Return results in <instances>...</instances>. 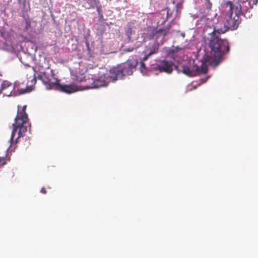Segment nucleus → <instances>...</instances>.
I'll return each instance as SVG.
<instances>
[{"label":"nucleus","mask_w":258,"mask_h":258,"mask_svg":"<svg viewBox=\"0 0 258 258\" xmlns=\"http://www.w3.org/2000/svg\"><path fill=\"white\" fill-rule=\"evenodd\" d=\"M138 63V61L136 59H128L125 62L111 68L98 79L92 80L91 85L86 87L88 88H97L106 86L111 81H115L118 79H121L124 76L131 75L133 70L135 69Z\"/></svg>","instance_id":"f257e3e1"},{"label":"nucleus","mask_w":258,"mask_h":258,"mask_svg":"<svg viewBox=\"0 0 258 258\" xmlns=\"http://www.w3.org/2000/svg\"><path fill=\"white\" fill-rule=\"evenodd\" d=\"M217 30L214 28L209 33L210 37L207 38L208 43L210 48L209 55L205 56V61H210L213 58L215 66H218L222 61L223 56L228 53L230 49L229 44L226 39L219 38L217 35Z\"/></svg>","instance_id":"f03ea898"},{"label":"nucleus","mask_w":258,"mask_h":258,"mask_svg":"<svg viewBox=\"0 0 258 258\" xmlns=\"http://www.w3.org/2000/svg\"><path fill=\"white\" fill-rule=\"evenodd\" d=\"M225 11L224 24L225 30L217 29L218 34L224 33L228 30H236L240 23L239 15L242 14V7L239 2H227L224 4Z\"/></svg>","instance_id":"7ed1b4c3"},{"label":"nucleus","mask_w":258,"mask_h":258,"mask_svg":"<svg viewBox=\"0 0 258 258\" xmlns=\"http://www.w3.org/2000/svg\"><path fill=\"white\" fill-rule=\"evenodd\" d=\"M26 106L24 105L21 111H18L17 115L15 118L14 123L13 124V130L10 142L11 146L14 141L16 133L18 132V136L16 139V142H18L19 139L24 137L27 131L28 128L30 130L31 124L29 121L28 115L26 112Z\"/></svg>","instance_id":"20e7f679"},{"label":"nucleus","mask_w":258,"mask_h":258,"mask_svg":"<svg viewBox=\"0 0 258 258\" xmlns=\"http://www.w3.org/2000/svg\"><path fill=\"white\" fill-rule=\"evenodd\" d=\"M33 70L35 72L37 71L39 72L38 79L42 81L47 89H55L56 86L55 84H56V80L54 82L51 81L50 79L46 75L44 67L39 64L37 67H36L35 69L33 68Z\"/></svg>","instance_id":"39448f33"},{"label":"nucleus","mask_w":258,"mask_h":258,"mask_svg":"<svg viewBox=\"0 0 258 258\" xmlns=\"http://www.w3.org/2000/svg\"><path fill=\"white\" fill-rule=\"evenodd\" d=\"M173 63L171 61L163 60L161 61L154 68L155 71H159L160 73H165L167 74H170L173 71Z\"/></svg>","instance_id":"423d86ee"},{"label":"nucleus","mask_w":258,"mask_h":258,"mask_svg":"<svg viewBox=\"0 0 258 258\" xmlns=\"http://www.w3.org/2000/svg\"><path fill=\"white\" fill-rule=\"evenodd\" d=\"M169 33V29L168 27L157 29L154 28L152 29V32L150 34V37L155 41L158 43L159 39L162 40L165 36Z\"/></svg>","instance_id":"0eeeda50"},{"label":"nucleus","mask_w":258,"mask_h":258,"mask_svg":"<svg viewBox=\"0 0 258 258\" xmlns=\"http://www.w3.org/2000/svg\"><path fill=\"white\" fill-rule=\"evenodd\" d=\"M55 90L60 91L68 94L75 92L79 90L78 87L75 84L72 83L69 85H61L59 83V80L56 79V84H55Z\"/></svg>","instance_id":"6e6552de"},{"label":"nucleus","mask_w":258,"mask_h":258,"mask_svg":"<svg viewBox=\"0 0 258 258\" xmlns=\"http://www.w3.org/2000/svg\"><path fill=\"white\" fill-rule=\"evenodd\" d=\"M195 61H193L192 64L188 62L183 67L182 72L189 77H192L197 74V72L199 71V67L194 64Z\"/></svg>","instance_id":"1a4fd4ad"},{"label":"nucleus","mask_w":258,"mask_h":258,"mask_svg":"<svg viewBox=\"0 0 258 258\" xmlns=\"http://www.w3.org/2000/svg\"><path fill=\"white\" fill-rule=\"evenodd\" d=\"M14 89L13 84L8 81H3L0 88V94L4 96H10Z\"/></svg>","instance_id":"9d476101"},{"label":"nucleus","mask_w":258,"mask_h":258,"mask_svg":"<svg viewBox=\"0 0 258 258\" xmlns=\"http://www.w3.org/2000/svg\"><path fill=\"white\" fill-rule=\"evenodd\" d=\"M168 18V11L162 10L161 12L157 14L156 19L157 20V26L164 25Z\"/></svg>","instance_id":"9b49d317"},{"label":"nucleus","mask_w":258,"mask_h":258,"mask_svg":"<svg viewBox=\"0 0 258 258\" xmlns=\"http://www.w3.org/2000/svg\"><path fill=\"white\" fill-rule=\"evenodd\" d=\"M158 43H154L151 46L147 47L145 50V55L143 58V61H146L151 55L156 54L158 52Z\"/></svg>","instance_id":"f8f14e48"},{"label":"nucleus","mask_w":258,"mask_h":258,"mask_svg":"<svg viewBox=\"0 0 258 258\" xmlns=\"http://www.w3.org/2000/svg\"><path fill=\"white\" fill-rule=\"evenodd\" d=\"M135 27L131 23L128 24L125 30V34L127 37L128 41L132 40V36L134 34L135 32L134 31Z\"/></svg>","instance_id":"ddd939ff"},{"label":"nucleus","mask_w":258,"mask_h":258,"mask_svg":"<svg viewBox=\"0 0 258 258\" xmlns=\"http://www.w3.org/2000/svg\"><path fill=\"white\" fill-rule=\"evenodd\" d=\"M204 60H205V57H204ZM206 62L211 63L214 67L216 66L214 65V63L213 62V58L211 59L210 61H206ZM206 61H204L201 64L200 67H199V71L197 72V74L202 73L206 74L208 72V68L206 64H205Z\"/></svg>","instance_id":"4468645a"},{"label":"nucleus","mask_w":258,"mask_h":258,"mask_svg":"<svg viewBox=\"0 0 258 258\" xmlns=\"http://www.w3.org/2000/svg\"><path fill=\"white\" fill-rule=\"evenodd\" d=\"M88 5L87 8H94L99 3V0H84Z\"/></svg>","instance_id":"2eb2a0df"},{"label":"nucleus","mask_w":258,"mask_h":258,"mask_svg":"<svg viewBox=\"0 0 258 258\" xmlns=\"http://www.w3.org/2000/svg\"><path fill=\"white\" fill-rule=\"evenodd\" d=\"M33 89V87L32 86H27L25 89H22L19 91V94H22L25 93H28L31 92Z\"/></svg>","instance_id":"dca6fc26"},{"label":"nucleus","mask_w":258,"mask_h":258,"mask_svg":"<svg viewBox=\"0 0 258 258\" xmlns=\"http://www.w3.org/2000/svg\"><path fill=\"white\" fill-rule=\"evenodd\" d=\"M247 4H248V7L251 9L253 7V6L254 5H256L257 2V0H248V1H247Z\"/></svg>","instance_id":"f3484780"},{"label":"nucleus","mask_w":258,"mask_h":258,"mask_svg":"<svg viewBox=\"0 0 258 258\" xmlns=\"http://www.w3.org/2000/svg\"><path fill=\"white\" fill-rule=\"evenodd\" d=\"M144 61H143L142 59L140 62L141 63L140 70H141V71L143 73L146 72V67L145 66V64L144 62Z\"/></svg>","instance_id":"a211bd4d"},{"label":"nucleus","mask_w":258,"mask_h":258,"mask_svg":"<svg viewBox=\"0 0 258 258\" xmlns=\"http://www.w3.org/2000/svg\"><path fill=\"white\" fill-rule=\"evenodd\" d=\"M6 164V158L0 157V167Z\"/></svg>","instance_id":"6ab92c4d"},{"label":"nucleus","mask_w":258,"mask_h":258,"mask_svg":"<svg viewBox=\"0 0 258 258\" xmlns=\"http://www.w3.org/2000/svg\"><path fill=\"white\" fill-rule=\"evenodd\" d=\"M84 80H85V77H81V78L77 77V78H76V81L78 82H83Z\"/></svg>","instance_id":"aec40b11"},{"label":"nucleus","mask_w":258,"mask_h":258,"mask_svg":"<svg viewBox=\"0 0 258 258\" xmlns=\"http://www.w3.org/2000/svg\"><path fill=\"white\" fill-rule=\"evenodd\" d=\"M135 48H125L124 49L123 51L124 52H131L133 51Z\"/></svg>","instance_id":"412c9836"},{"label":"nucleus","mask_w":258,"mask_h":258,"mask_svg":"<svg viewBox=\"0 0 258 258\" xmlns=\"http://www.w3.org/2000/svg\"><path fill=\"white\" fill-rule=\"evenodd\" d=\"M32 82L33 83V84L34 85L36 84V78L35 77V74L34 75V76H33V78L32 80Z\"/></svg>","instance_id":"4be33fe9"},{"label":"nucleus","mask_w":258,"mask_h":258,"mask_svg":"<svg viewBox=\"0 0 258 258\" xmlns=\"http://www.w3.org/2000/svg\"><path fill=\"white\" fill-rule=\"evenodd\" d=\"M41 192H42L43 194H45L46 193V190L44 187H42L41 189Z\"/></svg>","instance_id":"5701e85b"},{"label":"nucleus","mask_w":258,"mask_h":258,"mask_svg":"<svg viewBox=\"0 0 258 258\" xmlns=\"http://www.w3.org/2000/svg\"><path fill=\"white\" fill-rule=\"evenodd\" d=\"M207 2H208V5H207V8L208 9H211L212 4L209 2V0H207Z\"/></svg>","instance_id":"b1692460"},{"label":"nucleus","mask_w":258,"mask_h":258,"mask_svg":"<svg viewBox=\"0 0 258 258\" xmlns=\"http://www.w3.org/2000/svg\"><path fill=\"white\" fill-rule=\"evenodd\" d=\"M206 80H205V81H203L202 82V83H203L205 82H206Z\"/></svg>","instance_id":"393cba45"}]
</instances>
